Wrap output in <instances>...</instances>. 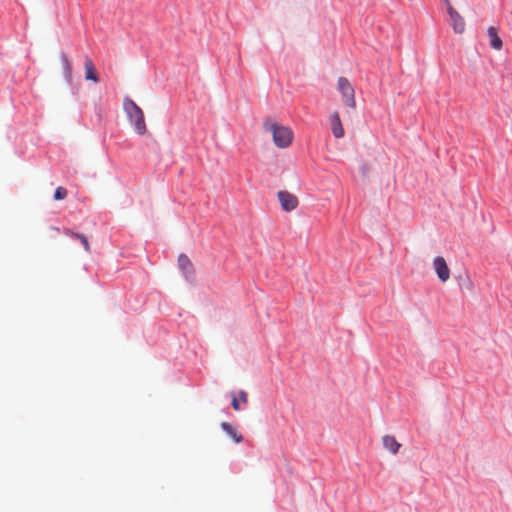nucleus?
Returning a JSON list of instances; mask_svg holds the SVG:
<instances>
[{
  "instance_id": "3",
  "label": "nucleus",
  "mask_w": 512,
  "mask_h": 512,
  "mask_svg": "<svg viewBox=\"0 0 512 512\" xmlns=\"http://www.w3.org/2000/svg\"><path fill=\"white\" fill-rule=\"evenodd\" d=\"M337 86L344 103L348 107L354 108L356 106L355 91L350 81L346 77L341 76L338 78Z\"/></svg>"
},
{
  "instance_id": "17",
  "label": "nucleus",
  "mask_w": 512,
  "mask_h": 512,
  "mask_svg": "<svg viewBox=\"0 0 512 512\" xmlns=\"http://www.w3.org/2000/svg\"><path fill=\"white\" fill-rule=\"evenodd\" d=\"M238 395H239V401H241L243 403H247L248 395L244 390H240Z\"/></svg>"
},
{
  "instance_id": "7",
  "label": "nucleus",
  "mask_w": 512,
  "mask_h": 512,
  "mask_svg": "<svg viewBox=\"0 0 512 512\" xmlns=\"http://www.w3.org/2000/svg\"><path fill=\"white\" fill-rule=\"evenodd\" d=\"M448 14L451 19V25L453 30L457 34H461L465 31V21L460 14L448 3Z\"/></svg>"
},
{
  "instance_id": "15",
  "label": "nucleus",
  "mask_w": 512,
  "mask_h": 512,
  "mask_svg": "<svg viewBox=\"0 0 512 512\" xmlns=\"http://www.w3.org/2000/svg\"><path fill=\"white\" fill-rule=\"evenodd\" d=\"M67 190L64 187H57L54 192V200H63L67 197Z\"/></svg>"
},
{
  "instance_id": "16",
  "label": "nucleus",
  "mask_w": 512,
  "mask_h": 512,
  "mask_svg": "<svg viewBox=\"0 0 512 512\" xmlns=\"http://www.w3.org/2000/svg\"><path fill=\"white\" fill-rule=\"evenodd\" d=\"M231 394H232L231 406L233 407L234 410L239 411L241 409L239 400L235 397L234 393H231Z\"/></svg>"
},
{
  "instance_id": "10",
  "label": "nucleus",
  "mask_w": 512,
  "mask_h": 512,
  "mask_svg": "<svg viewBox=\"0 0 512 512\" xmlns=\"http://www.w3.org/2000/svg\"><path fill=\"white\" fill-rule=\"evenodd\" d=\"M63 234L68 236V237H70V238H72V239H74V240H76V241H80V243L84 247V250L86 252H90V245H89L87 237L84 234L74 232V231H72L71 229H68V228L63 230Z\"/></svg>"
},
{
  "instance_id": "6",
  "label": "nucleus",
  "mask_w": 512,
  "mask_h": 512,
  "mask_svg": "<svg viewBox=\"0 0 512 512\" xmlns=\"http://www.w3.org/2000/svg\"><path fill=\"white\" fill-rule=\"evenodd\" d=\"M178 267L182 271L186 280L191 281L194 278V267L187 255L182 253L178 256Z\"/></svg>"
},
{
  "instance_id": "2",
  "label": "nucleus",
  "mask_w": 512,
  "mask_h": 512,
  "mask_svg": "<svg viewBox=\"0 0 512 512\" xmlns=\"http://www.w3.org/2000/svg\"><path fill=\"white\" fill-rule=\"evenodd\" d=\"M264 126L272 132L273 141L277 147L286 148L291 144L293 133L288 127L278 125L277 123L269 124L268 120L264 123Z\"/></svg>"
},
{
  "instance_id": "14",
  "label": "nucleus",
  "mask_w": 512,
  "mask_h": 512,
  "mask_svg": "<svg viewBox=\"0 0 512 512\" xmlns=\"http://www.w3.org/2000/svg\"><path fill=\"white\" fill-rule=\"evenodd\" d=\"M383 446L390 451L392 454H396L399 451L400 443L396 440L394 436L385 435L382 439Z\"/></svg>"
},
{
  "instance_id": "12",
  "label": "nucleus",
  "mask_w": 512,
  "mask_h": 512,
  "mask_svg": "<svg viewBox=\"0 0 512 512\" xmlns=\"http://www.w3.org/2000/svg\"><path fill=\"white\" fill-rule=\"evenodd\" d=\"M331 130L335 138H342L344 136V129L338 113H334L331 117Z\"/></svg>"
},
{
  "instance_id": "5",
  "label": "nucleus",
  "mask_w": 512,
  "mask_h": 512,
  "mask_svg": "<svg viewBox=\"0 0 512 512\" xmlns=\"http://www.w3.org/2000/svg\"><path fill=\"white\" fill-rule=\"evenodd\" d=\"M433 266L435 272L441 282H446L450 277V270L445 261L441 256H437L433 260Z\"/></svg>"
},
{
  "instance_id": "8",
  "label": "nucleus",
  "mask_w": 512,
  "mask_h": 512,
  "mask_svg": "<svg viewBox=\"0 0 512 512\" xmlns=\"http://www.w3.org/2000/svg\"><path fill=\"white\" fill-rule=\"evenodd\" d=\"M85 68V79L88 81H93L94 83H98L100 81L99 75L96 71L95 65L91 58L86 57L84 62Z\"/></svg>"
},
{
  "instance_id": "19",
  "label": "nucleus",
  "mask_w": 512,
  "mask_h": 512,
  "mask_svg": "<svg viewBox=\"0 0 512 512\" xmlns=\"http://www.w3.org/2000/svg\"><path fill=\"white\" fill-rule=\"evenodd\" d=\"M443 1H444L447 5H448V3H450V2H449V0H443Z\"/></svg>"
},
{
  "instance_id": "11",
  "label": "nucleus",
  "mask_w": 512,
  "mask_h": 512,
  "mask_svg": "<svg viewBox=\"0 0 512 512\" xmlns=\"http://www.w3.org/2000/svg\"><path fill=\"white\" fill-rule=\"evenodd\" d=\"M62 67H63V75L65 80L71 84L72 83V65L66 53L62 52L60 55Z\"/></svg>"
},
{
  "instance_id": "13",
  "label": "nucleus",
  "mask_w": 512,
  "mask_h": 512,
  "mask_svg": "<svg viewBox=\"0 0 512 512\" xmlns=\"http://www.w3.org/2000/svg\"><path fill=\"white\" fill-rule=\"evenodd\" d=\"M221 429L234 440L236 443H240L244 440L242 434L236 431V429L228 422L221 423Z\"/></svg>"
},
{
  "instance_id": "1",
  "label": "nucleus",
  "mask_w": 512,
  "mask_h": 512,
  "mask_svg": "<svg viewBox=\"0 0 512 512\" xmlns=\"http://www.w3.org/2000/svg\"><path fill=\"white\" fill-rule=\"evenodd\" d=\"M123 108L135 132L139 135H144L147 128L142 109L129 97L124 98Z\"/></svg>"
},
{
  "instance_id": "4",
  "label": "nucleus",
  "mask_w": 512,
  "mask_h": 512,
  "mask_svg": "<svg viewBox=\"0 0 512 512\" xmlns=\"http://www.w3.org/2000/svg\"><path fill=\"white\" fill-rule=\"evenodd\" d=\"M278 199L281 204V208L286 212H291L298 206V199L297 197L287 191H279L278 192Z\"/></svg>"
},
{
  "instance_id": "18",
  "label": "nucleus",
  "mask_w": 512,
  "mask_h": 512,
  "mask_svg": "<svg viewBox=\"0 0 512 512\" xmlns=\"http://www.w3.org/2000/svg\"><path fill=\"white\" fill-rule=\"evenodd\" d=\"M53 229H54L55 231H58V232L60 231V229H59V228H57V227H53Z\"/></svg>"
},
{
  "instance_id": "9",
  "label": "nucleus",
  "mask_w": 512,
  "mask_h": 512,
  "mask_svg": "<svg viewBox=\"0 0 512 512\" xmlns=\"http://www.w3.org/2000/svg\"><path fill=\"white\" fill-rule=\"evenodd\" d=\"M489 45L491 48L495 50H500L503 46V42L501 38L498 36L497 29L493 26H490L487 30Z\"/></svg>"
}]
</instances>
